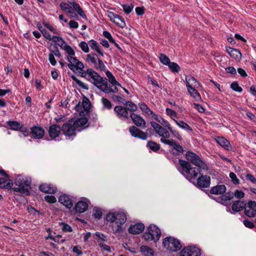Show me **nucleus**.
Segmentation results:
<instances>
[{
	"instance_id": "f257e3e1",
	"label": "nucleus",
	"mask_w": 256,
	"mask_h": 256,
	"mask_svg": "<svg viewBox=\"0 0 256 256\" xmlns=\"http://www.w3.org/2000/svg\"><path fill=\"white\" fill-rule=\"evenodd\" d=\"M88 122V118L82 117L76 120L72 118L63 124L62 130L66 139L72 140L76 135V132H81L88 126H84Z\"/></svg>"
},
{
	"instance_id": "f03ea898",
	"label": "nucleus",
	"mask_w": 256,
	"mask_h": 256,
	"mask_svg": "<svg viewBox=\"0 0 256 256\" xmlns=\"http://www.w3.org/2000/svg\"><path fill=\"white\" fill-rule=\"evenodd\" d=\"M89 72L90 78H88V80L101 91L106 94L118 92L117 88L114 86V88H112L108 86V80L106 78L101 76L94 70H90Z\"/></svg>"
},
{
	"instance_id": "7ed1b4c3",
	"label": "nucleus",
	"mask_w": 256,
	"mask_h": 256,
	"mask_svg": "<svg viewBox=\"0 0 256 256\" xmlns=\"http://www.w3.org/2000/svg\"><path fill=\"white\" fill-rule=\"evenodd\" d=\"M178 166H177L180 172L190 182L196 180L198 176L200 174L201 168L192 167L188 162L180 159Z\"/></svg>"
},
{
	"instance_id": "20e7f679",
	"label": "nucleus",
	"mask_w": 256,
	"mask_h": 256,
	"mask_svg": "<svg viewBox=\"0 0 256 256\" xmlns=\"http://www.w3.org/2000/svg\"><path fill=\"white\" fill-rule=\"evenodd\" d=\"M106 220L107 222L116 224L115 232H120L122 230V226L127 220V216L126 213L122 210L109 212L106 215Z\"/></svg>"
},
{
	"instance_id": "39448f33",
	"label": "nucleus",
	"mask_w": 256,
	"mask_h": 256,
	"mask_svg": "<svg viewBox=\"0 0 256 256\" xmlns=\"http://www.w3.org/2000/svg\"><path fill=\"white\" fill-rule=\"evenodd\" d=\"M68 54L66 59L69 62L68 64V68L72 71L75 70H82L84 66L83 63L74 57L76 52L68 44H65L64 49Z\"/></svg>"
},
{
	"instance_id": "423d86ee",
	"label": "nucleus",
	"mask_w": 256,
	"mask_h": 256,
	"mask_svg": "<svg viewBox=\"0 0 256 256\" xmlns=\"http://www.w3.org/2000/svg\"><path fill=\"white\" fill-rule=\"evenodd\" d=\"M31 182L32 180L30 178L22 175L18 176L14 180V184L18 187L14 188L13 190L14 192L30 195L29 190L31 188Z\"/></svg>"
},
{
	"instance_id": "0eeeda50",
	"label": "nucleus",
	"mask_w": 256,
	"mask_h": 256,
	"mask_svg": "<svg viewBox=\"0 0 256 256\" xmlns=\"http://www.w3.org/2000/svg\"><path fill=\"white\" fill-rule=\"evenodd\" d=\"M161 236V230L154 224H151L148 228L147 231L144 234V238L147 241L158 242Z\"/></svg>"
},
{
	"instance_id": "6e6552de",
	"label": "nucleus",
	"mask_w": 256,
	"mask_h": 256,
	"mask_svg": "<svg viewBox=\"0 0 256 256\" xmlns=\"http://www.w3.org/2000/svg\"><path fill=\"white\" fill-rule=\"evenodd\" d=\"M162 244L165 248L172 252H178L182 248L180 241L172 236L166 238L163 240Z\"/></svg>"
},
{
	"instance_id": "1a4fd4ad",
	"label": "nucleus",
	"mask_w": 256,
	"mask_h": 256,
	"mask_svg": "<svg viewBox=\"0 0 256 256\" xmlns=\"http://www.w3.org/2000/svg\"><path fill=\"white\" fill-rule=\"evenodd\" d=\"M186 158L188 162H190L198 167L201 168L202 170H208V168L207 164L194 152L191 151L186 152Z\"/></svg>"
},
{
	"instance_id": "9d476101",
	"label": "nucleus",
	"mask_w": 256,
	"mask_h": 256,
	"mask_svg": "<svg viewBox=\"0 0 256 256\" xmlns=\"http://www.w3.org/2000/svg\"><path fill=\"white\" fill-rule=\"evenodd\" d=\"M86 60L88 63L93 64L94 68L99 72H106V66L97 55L94 52L86 55Z\"/></svg>"
},
{
	"instance_id": "9b49d317",
	"label": "nucleus",
	"mask_w": 256,
	"mask_h": 256,
	"mask_svg": "<svg viewBox=\"0 0 256 256\" xmlns=\"http://www.w3.org/2000/svg\"><path fill=\"white\" fill-rule=\"evenodd\" d=\"M160 141L164 144L172 146V154L176 156H178L180 154H182L184 151L182 146H180L178 142L172 139L166 140L162 138V140H160Z\"/></svg>"
},
{
	"instance_id": "f8f14e48",
	"label": "nucleus",
	"mask_w": 256,
	"mask_h": 256,
	"mask_svg": "<svg viewBox=\"0 0 256 256\" xmlns=\"http://www.w3.org/2000/svg\"><path fill=\"white\" fill-rule=\"evenodd\" d=\"M201 250L196 246H187L180 252V256H200Z\"/></svg>"
},
{
	"instance_id": "ddd939ff",
	"label": "nucleus",
	"mask_w": 256,
	"mask_h": 256,
	"mask_svg": "<svg viewBox=\"0 0 256 256\" xmlns=\"http://www.w3.org/2000/svg\"><path fill=\"white\" fill-rule=\"evenodd\" d=\"M108 16L112 22L120 28H124L126 26V22L122 17L111 12H108Z\"/></svg>"
},
{
	"instance_id": "4468645a",
	"label": "nucleus",
	"mask_w": 256,
	"mask_h": 256,
	"mask_svg": "<svg viewBox=\"0 0 256 256\" xmlns=\"http://www.w3.org/2000/svg\"><path fill=\"white\" fill-rule=\"evenodd\" d=\"M89 200L85 198H81L75 205V210L78 213H82L86 212L88 207Z\"/></svg>"
},
{
	"instance_id": "2eb2a0df",
	"label": "nucleus",
	"mask_w": 256,
	"mask_h": 256,
	"mask_svg": "<svg viewBox=\"0 0 256 256\" xmlns=\"http://www.w3.org/2000/svg\"><path fill=\"white\" fill-rule=\"evenodd\" d=\"M62 127L56 124L51 125L48 130L50 137L52 140H56L61 134Z\"/></svg>"
},
{
	"instance_id": "dca6fc26",
	"label": "nucleus",
	"mask_w": 256,
	"mask_h": 256,
	"mask_svg": "<svg viewBox=\"0 0 256 256\" xmlns=\"http://www.w3.org/2000/svg\"><path fill=\"white\" fill-rule=\"evenodd\" d=\"M196 186L200 188H208L210 184V178L207 175H201L196 180Z\"/></svg>"
},
{
	"instance_id": "f3484780",
	"label": "nucleus",
	"mask_w": 256,
	"mask_h": 256,
	"mask_svg": "<svg viewBox=\"0 0 256 256\" xmlns=\"http://www.w3.org/2000/svg\"><path fill=\"white\" fill-rule=\"evenodd\" d=\"M129 132L132 136L142 140L148 138L146 134L135 126H132L129 128Z\"/></svg>"
},
{
	"instance_id": "a211bd4d",
	"label": "nucleus",
	"mask_w": 256,
	"mask_h": 256,
	"mask_svg": "<svg viewBox=\"0 0 256 256\" xmlns=\"http://www.w3.org/2000/svg\"><path fill=\"white\" fill-rule=\"evenodd\" d=\"M58 202L68 209L73 207L72 197L66 194H61L58 198Z\"/></svg>"
},
{
	"instance_id": "6ab92c4d",
	"label": "nucleus",
	"mask_w": 256,
	"mask_h": 256,
	"mask_svg": "<svg viewBox=\"0 0 256 256\" xmlns=\"http://www.w3.org/2000/svg\"><path fill=\"white\" fill-rule=\"evenodd\" d=\"M130 117L133 122L137 126L140 127L143 129L146 127V122L145 120L140 115L134 113H131Z\"/></svg>"
},
{
	"instance_id": "aec40b11",
	"label": "nucleus",
	"mask_w": 256,
	"mask_h": 256,
	"mask_svg": "<svg viewBox=\"0 0 256 256\" xmlns=\"http://www.w3.org/2000/svg\"><path fill=\"white\" fill-rule=\"evenodd\" d=\"M39 190L46 194H55L56 192L57 188L52 184L44 183L40 185Z\"/></svg>"
},
{
	"instance_id": "412c9836",
	"label": "nucleus",
	"mask_w": 256,
	"mask_h": 256,
	"mask_svg": "<svg viewBox=\"0 0 256 256\" xmlns=\"http://www.w3.org/2000/svg\"><path fill=\"white\" fill-rule=\"evenodd\" d=\"M214 140L216 142L220 144L222 147L227 150H231L232 149V146L230 144V142L223 136H216Z\"/></svg>"
},
{
	"instance_id": "4be33fe9",
	"label": "nucleus",
	"mask_w": 256,
	"mask_h": 256,
	"mask_svg": "<svg viewBox=\"0 0 256 256\" xmlns=\"http://www.w3.org/2000/svg\"><path fill=\"white\" fill-rule=\"evenodd\" d=\"M226 51L232 58L236 61H240L241 60L242 54L238 50L226 46Z\"/></svg>"
},
{
	"instance_id": "5701e85b",
	"label": "nucleus",
	"mask_w": 256,
	"mask_h": 256,
	"mask_svg": "<svg viewBox=\"0 0 256 256\" xmlns=\"http://www.w3.org/2000/svg\"><path fill=\"white\" fill-rule=\"evenodd\" d=\"M114 111L120 118L128 119V112L126 107L116 106L114 108Z\"/></svg>"
},
{
	"instance_id": "b1692460",
	"label": "nucleus",
	"mask_w": 256,
	"mask_h": 256,
	"mask_svg": "<svg viewBox=\"0 0 256 256\" xmlns=\"http://www.w3.org/2000/svg\"><path fill=\"white\" fill-rule=\"evenodd\" d=\"M32 136L36 139L42 138L44 134V130L41 126H34L31 128Z\"/></svg>"
},
{
	"instance_id": "393cba45",
	"label": "nucleus",
	"mask_w": 256,
	"mask_h": 256,
	"mask_svg": "<svg viewBox=\"0 0 256 256\" xmlns=\"http://www.w3.org/2000/svg\"><path fill=\"white\" fill-rule=\"evenodd\" d=\"M144 230V226L142 223H137L134 225H131L128 229V232L130 234H137L142 232Z\"/></svg>"
},
{
	"instance_id": "a878e982",
	"label": "nucleus",
	"mask_w": 256,
	"mask_h": 256,
	"mask_svg": "<svg viewBox=\"0 0 256 256\" xmlns=\"http://www.w3.org/2000/svg\"><path fill=\"white\" fill-rule=\"evenodd\" d=\"M226 190V188L224 184H218L212 186L210 188V192L215 195L222 194L225 193Z\"/></svg>"
},
{
	"instance_id": "bb28decb",
	"label": "nucleus",
	"mask_w": 256,
	"mask_h": 256,
	"mask_svg": "<svg viewBox=\"0 0 256 256\" xmlns=\"http://www.w3.org/2000/svg\"><path fill=\"white\" fill-rule=\"evenodd\" d=\"M246 204L243 200H238L234 202L232 206V210L234 212H238L242 210L246 206Z\"/></svg>"
},
{
	"instance_id": "cd10ccee",
	"label": "nucleus",
	"mask_w": 256,
	"mask_h": 256,
	"mask_svg": "<svg viewBox=\"0 0 256 256\" xmlns=\"http://www.w3.org/2000/svg\"><path fill=\"white\" fill-rule=\"evenodd\" d=\"M13 184L12 181L10 178L4 179V178H0V188L10 190L12 188Z\"/></svg>"
},
{
	"instance_id": "c85d7f7f",
	"label": "nucleus",
	"mask_w": 256,
	"mask_h": 256,
	"mask_svg": "<svg viewBox=\"0 0 256 256\" xmlns=\"http://www.w3.org/2000/svg\"><path fill=\"white\" fill-rule=\"evenodd\" d=\"M186 88L189 94L196 100H198L201 99V96L200 93L196 90L194 87L192 86L190 84H187Z\"/></svg>"
},
{
	"instance_id": "c756f323",
	"label": "nucleus",
	"mask_w": 256,
	"mask_h": 256,
	"mask_svg": "<svg viewBox=\"0 0 256 256\" xmlns=\"http://www.w3.org/2000/svg\"><path fill=\"white\" fill-rule=\"evenodd\" d=\"M156 133L161 137L160 140H162V138L168 140V138L170 137V134L168 131L162 126L158 129Z\"/></svg>"
},
{
	"instance_id": "7c9ffc66",
	"label": "nucleus",
	"mask_w": 256,
	"mask_h": 256,
	"mask_svg": "<svg viewBox=\"0 0 256 256\" xmlns=\"http://www.w3.org/2000/svg\"><path fill=\"white\" fill-rule=\"evenodd\" d=\"M146 147L155 152H158L160 148V146L159 144L151 140L148 142Z\"/></svg>"
},
{
	"instance_id": "2f4dec72",
	"label": "nucleus",
	"mask_w": 256,
	"mask_h": 256,
	"mask_svg": "<svg viewBox=\"0 0 256 256\" xmlns=\"http://www.w3.org/2000/svg\"><path fill=\"white\" fill-rule=\"evenodd\" d=\"M72 6L73 7L74 9L76 11V12L78 14L82 17L83 18L86 19V16L84 12L81 8L79 4L76 2H72Z\"/></svg>"
},
{
	"instance_id": "473e14b6",
	"label": "nucleus",
	"mask_w": 256,
	"mask_h": 256,
	"mask_svg": "<svg viewBox=\"0 0 256 256\" xmlns=\"http://www.w3.org/2000/svg\"><path fill=\"white\" fill-rule=\"evenodd\" d=\"M140 252L144 256H153L154 254L152 249L146 246H142L140 247Z\"/></svg>"
},
{
	"instance_id": "72a5a7b5",
	"label": "nucleus",
	"mask_w": 256,
	"mask_h": 256,
	"mask_svg": "<svg viewBox=\"0 0 256 256\" xmlns=\"http://www.w3.org/2000/svg\"><path fill=\"white\" fill-rule=\"evenodd\" d=\"M88 44L92 50L96 51L102 56H103V52L100 50V46L96 41L94 40H91L88 42Z\"/></svg>"
},
{
	"instance_id": "f704fd0d",
	"label": "nucleus",
	"mask_w": 256,
	"mask_h": 256,
	"mask_svg": "<svg viewBox=\"0 0 256 256\" xmlns=\"http://www.w3.org/2000/svg\"><path fill=\"white\" fill-rule=\"evenodd\" d=\"M6 124L12 130H19L22 128V125L16 121H8Z\"/></svg>"
},
{
	"instance_id": "c9c22d12",
	"label": "nucleus",
	"mask_w": 256,
	"mask_h": 256,
	"mask_svg": "<svg viewBox=\"0 0 256 256\" xmlns=\"http://www.w3.org/2000/svg\"><path fill=\"white\" fill-rule=\"evenodd\" d=\"M234 198V193L231 192H228L224 193L220 196V200L222 202V204H224L226 202L232 200Z\"/></svg>"
},
{
	"instance_id": "e433bc0d",
	"label": "nucleus",
	"mask_w": 256,
	"mask_h": 256,
	"mask_svg": "<svg viewBox=\"0 0 256 256\" xmlns=\"http://www.w3.org/2000/svg\"><path fill=\"white\" fill-rule=\"evenodd\" d=\"M174 121L176 123V124L182 129L186 130L188 132L192 131V128L188 124H187L184 121L178 120H174Z\"/></svg>"
},
{
	"instance_id": "4c0bfd02",
	"label": "nucleus",
	"mask_w": 256,
	"mask_h": 256,
	"mask_svg": "<svg viewBox=\"0 0 256 256\" xmlns=\"http://www.w3.org/2000/svg\"><path fill=\"white\" fill-rule=\"evenodd\" d=\"M124 104L126 105L125 107L128 111L135 112L138 109L137 106L132 101L126 100Z\"/></svg>"
},
{
	"instance_id": "58836bf2",
	"label": "nucleus",
	"mask_w": 256,
	"mask_h": 256,
	"mask_svg": "<svg viewBox=\"0 0 256 256\" xmlns=\"http://www.w3.org/2000/svg\"><path fill=\"white\" fill-rule=\"evenodd\" d=\"M82 107L83 110L86 112H88L90 108L91 104L88 98L84 96L82 100Z\"/></svg>"
},
{
	"instance_id": "ea45409f",
	"label": "nucleus",
	"mask_w": 256,
	"mask_h": 256,
	"mask_svg": "<svg viewBox=\"0 0 256 256\" xmlns=\"http://www.w3.org/2000/svg\"><path fill=\"white\" fill-rule=\"evenodd\" d=\"M138 106L142 111L148 116H150V113L152 112V110L144 102L139 103Z\"/></svg>"
},
{
	"instance_id": "a19ab883",
	"label": "nucleus",
	"mask_w": 256,
	"mask_h": 256,
	"mask_svg": "<svg viewBox=\"0 0 256 256\" xmlns=\"http://www.w3.org/2000/svg\"><path fill=\"white\" fill-rule=\"evenodd\" d=\"M186 86L187 84H190L192 86H194V87H196L197 84H200L198 80L194 77L192 76L186 77Z\"/></svg>"
},
{
	"instance_id": "79ce46f5",
	"label": "nucleus",
	"mask_w": 256,
	"mask_h": 256,
	"mask_svg": "<svg viewBox=\"0 0 256 256\" xmlns=\"http://www.w3.org/2000/svg\"><path fill=\"white\" fill-rule=\"evenodd\" d=\"M54 42H58V44L62 49L65 44H67L64 38L60 36H54Z\"/></svg>"
},
{
	"instance_id": "37998d69",
	"label": "nucleus",
	"mask_w": 256,
	"mask_h": 256,
	"mask_svg": "<svg viewBox=\"0 0 256 256\" xmlns=\"http://www.w3.org/2000/svg\"><path fill=\"white\" fill-rule=\"evenodd\" d=\"M72 78L76 84H78L80 87L84 90H88V86L87 84H84V82H81L80 80L77 78L75 76H72Z\"/></svg>"
},
{
	"instance_id": "c03bdc74",
	"label": "nucleus",
	"mask_w": 256,
	"mask_h": 256,
	"mask_svg": "<svg viewBox=\"0 0 256 256\" xmlns=\"http://www.w3.org/2000/svg\"><path fill=\"white\" fill-rule=\"evenodd\" d=\"M61 8L68 14H72L71 6L66 2H62L60 4Z\"/></svg>"
},
{
	"instance_id": "a18cd8bd",
	"label": "nucleus",
	"mask_w": 256,
	"mask_h": 256,
	"mask_svg": "<svg viewBox=\"0 0 256 256\" xmlns=\"http://www.w3.org/2000/svg\"><path fill=\"white\" fill-rule=\"evenodd\" d=\"M245 214L250 218L254 217L256 214V210H254L250 208H248V206H246L244 208Z\"/></svg>"
},
{
	"instance_id": "49530a36",
	"label": "nucleus",
	"mask_w": 256,
	"mask_h": 256,
	"mask_svg": "<svg viewBox=\"0 0 256 256\" xmlns=\"http://www.w3.org/2000/svg\"><path fill=\"white\" fill-rule=\"evenodd\" d=\"M168 68L173 72H178L180 70V67L178 64L170 62L168 64Z\"/></svg>"
},
{
	"instance_id": "de8ad7c7",
	"label": "nucleus",
	"mask_w": 256,
	"mask_h": 256,
	"mask_svg": "<svg viewBox=\"0 0 256 256\" xmlns=\"http://www.w3.org/2000/svg\"><path fill=\"white\" fill-rule=\"evenodd\" d=\"M159 59L160 62L164 65L168 66L170 62V59L166 54H160Z\"/></svg>"
},
{
	"instance_id": "09e8293b",
	"label": "nucleus",
	"mask_w": 256,
	"mask_h": 256,
	"mask_svg": "<svg viewBox=\"0 0 256 256\" xmlns=\"http://www.w3.org/2000/svg\"><path fill=\"white\" fill-rule=\"evenodd\" d=\"M102 102L105 108L110 110L112 108V104L111 102L106 98H102Z\"/></svg>"
},
{
	"instance_id": "8fccbe9b",
	"label": "nucleus",
	"mask_w": 256,
	"mask_h": 256,
	"mask_svg": "<svg viewBox=\"0 0 256 256\" xmlns=\"http://www.w3.org/2000/svg\"><path fill=\"white\" fill-rule=\"evenodd\" d=\"M102 211L100 208H94L93 209L92 216L94 218L97 219H100L102 216Z\"/></svg>"
},
{
	"instance_id": "3c124183",
	"label": "nucleus",
	"mask_w": 256,
	"mask_h": 256,
	"mask_svg": "<svg viewBox=\"0 0 256 256\" xmlns=\"http://www.w3.org/2000/svg\"><path fill=\"white\" fill-rule=\"evenodd\" d=\"M122 6L123 8L124 12L127 14H130L134 8V6L132 4H122Z\"/></svg>"
},
{
	"instance_id": "603ef678",
	"label": "nucleus",
	"mask_w": 256,
	"mask_h": 256,
	"mask_svg": "<svg viewBox=\"0 0 256 256\" xmlns=\"http://www.w3.org/2000/svg\"><path fill=\"white\" fill-rule=\"evenodd\" d=\"M230 88L234 91L241 92L242 91V87L239 86L238 82H234L230 84Z\"/></svg>"
},
{
	"instance_id": "864d4df0",
	"label": "nucleus",
	"mask_w": 256,
	"mask_h": 256,
	"mask_svg": "<svg viewBox=\"0 0 256 256\" xmlns=\"http://www.w3.org/2000/svg\"><path fill=\"white\" fill-rule=\"evenodd\" d=\"M43 24L46 28L52 32L54 34H58V30L50 24L48 22H44Z\"/></svg>"
},
{
	"instance_id": "5fc2aeb1",
	"label": "nucleus",
	"mask_w": 256,
	"mask_h": 256,
	"mask_svg": "<svg viewBox=\"0 0 256 256\" xmlns=\"http://www.w3.org/2000/svg\"><path fill=\"white\" fill-rule=\"evenodd\" d=\"M229 176L232 182L234 184L238 185L240 184V180L234 172H230L229 174Z\"/></svg>"
},
{
	"instance_id": "6e6d98bb",
	"label": "nucleus",
	"mask_w": 256,
	"mask_h": 256,
	"mask_svg": "<svg viewBox=\"0 0 256 256\" xmlns=\"http://www.w3.org/2000/svg\"><path fill=\"white\" fill-rule=\"evenodd\" d=\"M60 225L62 226V230L64 232H72V227L68 224L64 222H62Z\"/></svg>"
},
{
	"instance_id": "4d7b16f0",
	"label": "nucleus",
	"mask_w": 256,
	"mask_h": 256,
	"mask_svg": "<svg viewBox=\"0 0 256 256\" xmlns=\"http://www.w3.org/2000/svg\"><path fill=\"white\" fill-rule=\"evenodd\" d=\"M166 114L170 116L174 120H175L174 118H177V114L174 110L169 108H166Z\"/></svg>"
},
{
	"instance_id": "13d9d810",
	"label": "nucleus",
	"mask_w": 256,
	"mask_h": 256,
	"mask_svg": "<svg viewBox=\"0 0 256 256\" xmlns=\"http://www.w3.org/2000/svg\"><path fill=\"white\" fill-rule=\"evenodd\" d=\"M79 46L82 49V50L84 52L87 53L89 52V48L88 44L86 42L84 41L81 42L79 44Z\"/></svg>"
},
{
	"instance_id": "bf43d9fd",
	"label": "nucleus",
	"mask_w": 256,
	"mask_h": 256,
	"mask_svg": "<svg viewBox=\"0 0 256 256\" xmlns=\"http://www.w3.org/2000/svg\"><path fill=\"white\" fill-rule=\"evenodd\" d=\"M168 130L170 131V132L174 135V137L177 138L178 140H182V138L179 132L175 130L174 128H173L172 127H170Z\"/></svg>"
},
{
	"instance_id": "052dcab7",
	"label": "nucleus",
	"mask_w": 256,
	"mask_h": 256,
	"mask_svg": "<svg viewBox=\"0 0 256 256\" xmlns=\"http://www.w3.org/2000/svg\"><path fill=\"white\" fill-rule=\"evenodd\" d=\"M244 192L242 190H236L234 193V197L235 196L237 198H242L244 197Z\"/></svg>"
},
{
	"instance_id": "680f3d73",
	"label": "nucleus",
	"mask_w": 256,
	"mask_h": 256,
	"mask_svg": "<svg viewBox=\"0 0 256 256\" xmlns=\"http://www.w3.org/2000/svg\"><path fill=\"white\" fill-rule=\"evenodd\" d=\"M160 124H162L163 127L166 128L168 130L171 127V126L169 122L165 120H164L163 118H161L160 120V122H158Z\"/></svg>"
},
{
	"instance_id": "e2e57ef3",
	"label": "nucleus",
	"mask_w": 256,
	"mask_h": 256,
	"mask_svg": "<svg viewBox=\"0 0 256 256\" xmlns=\"http://www.w3.org/2000/svg\"><path fill=\"white\" fill-rule=\"evenodd\" d=\"M92 70H93V69H92V68H88L86 70V71H84V68H82V70H80L82 71L80 72V76L82 78H86L87 80H88V78H90L89 71Z\"/></svg>"
},
{
	"instance_id": "0e129e2a",
	"label": "nucleus",
	"mask_w": 256,
	"mask_h": 256,
	"mask_svg": "<svg viewBox=\"0 0 256 256\" xmlns=\"http://www.w3.org/2000/svg\"><path fill=\"white\" fill-rule=\"evenodd\" d=\"M44 200L50 204H54L56 202V199L54 196H44Z\"/></svg>"
},
{
	"instance_id": "69168bd1",
	"label": "nucleus",
	"mask_w": 256,
	"mask_h": 256,
	"mask_svg": "<svg viewBox=\"0 0 256 256\" xmlns=\"http://www.w3.org/2000/svg\"><path fill=\"white\" fill-rule=\"evenodd\" d=\"M112 100L114 102H120L123 104H124V103L126 102V100L124 98H122V96H116V95H114L112 96Z\"/></svg>"
},
{
	"instance_id": "338daca9",
	"label": "nucleus",
	"mask_w": 256,
	"mask_h": 256,
	"mask_svg": "<svg viewBox=\"0 0 256 256\" xmlns=\"http://www.w3.org/2000/svg\"><path fill=\"white\" fill-rule=\"evenodd\" d=\"M72 252L76 254L78 256L82 255V254L81 247L78 246H74L72 248Z\"/></svg>"
},
{
	"instance_id": "774afa93",
	"label": "nucleus",
	"mask_w": 256,
	"mask_h": 256,
	"mask_svg": "<svg viewBox=\"0 0 256 256\" xmlns=\"http://www.w3.org/2000/svg\"><path fill=\"white\" fill-rule=\"evenodd\" d=\"M246 179L253 184H256V178L250 174H247L245 176Z\"/></svg>"
}]
</instances>
